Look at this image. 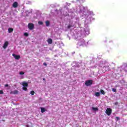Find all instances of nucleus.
I'll return each instance as SVG.
<instances>
[{"label":"nucleus","instance_id":"nucleus-18","mask_svg":"<svg viewBox=\"0 0 127 127\" xmlns=\"http://www.w3.org/2000/svg\"><path fill=\"white\" fill-rule=\"evenodd\" d=\"M71 27H73V26L70 25V24H69L68 26H67V28L68 29L71 28Z\"/></svg>","mask_w":127,"mask_h":127},{"label":"nucleus","instance_id":"nucleus-27","mask_svg":"<svg viewBox=\"0 0 127 127\" xmlns=\"http://www.w3.org/2000/svg\"><path fill=\"white\" fill-rule=\"evenodd\" d=\"M43 65H44V66H47V64H46V63H43Z\"/></svg>","mask_w":127,"mask_h":127},{"label":"nucleus","instance_id":"nucleus-8","mask_svg":"<svg viewBox=\"0 0 127 127\" xmlns=\"http://www.w3.org/2000/svg\"><path fill=\"white\" fill-rule=\"evenodd\" d=\"M17 5H18L17 2H14L12 4L13 7H17Z\"/></svg>","mask_w":127,"mask_h":127},{"label":"nucleus","instance_id":"nucleus-9","mask_svg":"<svg viewBox=\"0 0 127 127\" xmlns=\"http://www.w3.org/2000/svg\"><path fill=\"white\" fill-rule=\"evenodd\" d=\"M22 86H23V87H28V83L23 82H22Z\"/></svg>","mask_w":127,"mask_h":127},{"label":"nucleus","instance_id":"nucleus-24","mask_svg":"<svg viewBox=\"0 0 127 127\" xmlns=\"http://www.w3.org/2000/svg\"><path fill=\"white\" fill-rule=\"evenodd\" d=\"M112 91H113V92H117V89H116V88H113V89H112Z\"/></svg>","mask_w":127,"mask_h":127},{"label":"nucleus","instance_id":"nucleus-7","mask_svg":"<svg viewBox=\"0 0 127 127\" xmlns=\"http://www.w3.org/2000/svg\"><path fill=\"white\" fill-rule=\"evenodd\" d=\"M103 69L105 70V71H109L110 67L109 66V65L105 66L103 67Z\"/></svg>","mask_w":127,"mask_h":127},{"label":"nucleus","instance_id":"nucleus-16","mask_svg":"<svg viewBox=\"0 0 127 127\" xmlns=\"http://www.w3.org/2000/svg\"><path fill=\"white\" fill-rule=\"evenodd\" d=\"M92 110L93 111H99V109H98V108H95V107H92Z\"/></svg>","mask_w":127,"mask_h":127},{"label":"nucleus","instance_id":"nucleus-23","mask_svg":"<svg viewBox=\"0 0 127 127\" xmlns=\"http://www.w3.org/2000/svg\"><path fill=\"white\" fill-rule=\"evenodd\" d=\"M23 90H24V91H26V90H27V88H26V87L23 86Z\"/></svg>","mask_w":127,"mask_h":127},{"label":"nucleus","instance_id":"nucleus-26","mask_svg":"<svg viewBox=\"0 0 127 127\" xmlns=\"http://www.w3.org/2000/svg\"><path fill=\"white\" fill-rule=\"evenodd\" d=\"M114 105H115V106H117V105H119V102H116L114 103Z\"/></svg>","mask_w":127,"mask_h":127},{"label":"nucleus","instance_id":"nucleus-19","mask_svg":"<svg viewBox=\"0 0 127 127\" xmlns=\"http://www.w3.org/2000/svg\"><path fill=\"white\" fill-rule=\"evenodd\" d=\"M30 94H31V95H34V94H35V92H34V91L32 90V91L30 92Z\"/></svg>","mask_w":127,"mask_h":127},{"label":"nucleus","instance_id":"nucleus-21","mask_svg":"<svg viewBox=\"0 0 127 127\" xmlns=\"http://www.w3.org/2000/svg\"><path fill=\"white\" fill-rule=\"evenodd\" d=\"M116 122H118V121H120V117H116Z\"/></svg>","mask_w":127,"mask_h":127},{"label":"nucleus","instance_id":"nucleus-17","mask_svg":"<svg viewBox=\"0 0 127 127\" xmlns=\"http://www.w3.org/2000/svg\"><path fill=\"white\" fill-rule=\"evenodd\" d=\"M38 24H39L40 25H42V24H43V22L42 21H38Z\"/></svg>","mask_w":127,"mask_h":127},{"label":"nucleus","instance_id":"nucleus-12","mask_svg":"<svg viewBox=\"0 0 127 127\" xmlns=\"http://www.w3.org/2000/svg\"><path fill=\"white\" fill-rule=\"evenodd\" d=\"M46 110H45V108L41 107V113H42V114H43V113H44V112H46Z\"/></svg>","mask_w":127,"mask_h":127},{"label":"nucleus","instance_id":"nucleus-22","mask_svg":"<svg viewBox=\"0 0 127 127\" xmlns=\"http://www.w3.org/2000/svg\"><path fill=\"white\" fill-rule=\"evenodd\" d=\"M20 75H24V72L21 71L19 72Z\"/></svg>","mask_w":127,"mask_h":127},{"label":"nucleus","instance_id":"nucleus-2","mask_svg":"<svg viewBox=\"0 0 127 127\" xmlns=\"http://www.w3.org/2000/svg\"><path fill=\"white\" fill-rule=\"evenodd\" d=\"M93 84V80H88L85 81V86H91V85Z\"/></svg>","mask_w":127,"mask_h":127},{"label":"nucleus","instance_id":"nucleus-6","mask_svg":"<svg viewBox=\"0 0 127 127\" xmlns=\"http://www.w3.org/2000/svg\"><path fill=\"white\" fill-rule=\"evenodd\" d=\"M7 46H8V42L6 41V42H5V43L3 44V48L4 49H5V48H6V47H7Z\"/></svg>","mask_w":127,"mask_h":127},{"label":"nucleus","instance_id":"nucleus-3","mask_svg":"<svg viewBox=\"0 0 127 127\" xmlns=\"http://www.w3.org/2000/svg\"><path fill=\"white\" fill-rule=\"evenodd\" d=\"M106 113L108 116H110L112 114V109L111 108H107L106 111Z\"/></svg>","mask_w":127,"mask_h":127},{"label":"nucleus","instance_id":"nucleus-4","mask_svg":"<svg viewBox=\"0 0 127 127\" xmlns=\"http://www.w3.org/2000/svg\"><path fill=\"white\" fill-rule=\"evenodd\" d=\"M12 55L16 60H19L20 59V56L19 55H16L14 54H13Z\"/></svg>","mask_w":127,"mask_h":127},{"label":"nucleus","instance_id":"nucleus-20","mask_svg":"<svg viewBox=\"0 0 127 127\" xmlns=\"http://www.w3.org/2000/svg\"><path fill=\"white\" fill-rule=\"evenodd\" d=\"M24 36H25L26 37H27V36H28V33H24Z\"/></svg>","mask_w":127,"mask_h":127},{"label":"nucleus","instance_id":"nucleus-11","mask_svg":"<svg viewBox=\"0 0 127 127\" xmlns=\"http://www.w3.org/2000/svg\"><path fill=\"white\" fill-rule=\"evenodd\" d=\"M8 31L9 33H11V32H12V31H13V28H9L8 29Z\"/></svg>","mask_w":127,"mask_h":127},{"label":"nucleus","instance_id":"nucleus-1","mask_svg":"<svg viewBox=\"0 0 127 127\" xmlns=\"http://www.w3.org/2000/svg\"><path fill=\"white\" fill-rule=\"evenodd\" d=\"M28 27L30 30H32L34 28V24L32 23H29L28 25Z\"/></svg>","mask_w":127,"mask_h":127},{"label":"nucleus","instance_id":"nucleus-30","mask_svg":"<svg viewBox=\"0 0 127 127\" xmlns=\"http://www.w3.org/2000/svg\"><path fill=\"white\" fill-rule=\"evenodd\" d=\"M1 121H2V122H5V120H2Z\"/></svg>","mask_w":127,"mask_h":127},{"label":"nucleus","instance_id":"nucleus-10","mask_svg":"<svg viewBox=\"0 0 127 127\" xmlns=\"http://www.w3.org/2000/svg\"><path fill=\"white\" fill-rule=\"evenodd\" d=\"M47 42L49 44H52V39L50 38L48 39L47 40Z\"/></svg>","mask_w":127,"mask_h":127},{"label":"nucleus","instance_id":"nucleus-25","mask_svg":"<svg viewBox=\"0 0 127 127\" xmlns=\"http://www.w3.org/2000/svg\"><path fill=\"white\" fill-rule=\"evenodd\" d=\"M3 94V91L0 90V95H2Z\"/></svg>","mask_w":127,"mask_h":127},{"label":"nucleus","instance_id":"nucleus-5","mask_svg":"<svg viewBox=\"0 0 127 127\" xmlns=\"http://www.w3.org/2000/svg\"><path fill=\"white\" fill-rule=\"evenodd\" d=\"M10 94L12 95H17L18 94V91L15 90L13 91H10Z\"/></svg>","mask_w":127,"mask_h":127},{"label":"nucleus","instance_id":"nucleus-29","mask_svg":"<svg viewBox=\"0 0 127 127\" xmlns=\"http://www.w3.org/2000/svg\"><path fill=\"white\" fill-rule=\"evenodd\" d=\"M26 127H29V125H27L26 126Z\"/></svg>","mask_w":127,"mask_h":127},{"label":"nucleus","instance_id":"nucleus-31","mask_svg":"<svg viewBox=\"0 0 127 127\" xmlns=\"http://www.w3.org/2000/svg\"><path fill=\"white\" fill-rule=\"evenodd\" d=\"M43 81H45V78H44L43 79Z\"/></svg>","mask_w":127,"mask_h":127},{"label":"nucleus","instance_id":"nucleus-28","mask_svg":"<svg viewBox=\"0 0 127 127\" xmlns=\"http://www.w3.org/2000/svg\"><path fill=\"white\" fill-rule=\"evenodd\" d=\"M4 87L6 88V87H8V84H6L4 85Z\"/></svg>","mask_w":127,"mask_h":127},{"label":"nucleus","instance_id":"nucleus-13","mask_svg":"<svg viewBox=\"0 0 127 127\" xmlns=\"http://www.w3.org/2000/svg\"><path fill=\"white\" fill-rule=\"evenodd\" d=\"M50 25V22L49 20L46 21V26H49Z\"/></svg>","mask_w":127,"mask_h":127},{"label":"nucleus","instance_id":"nucleus-14","mask_svg":"<svg viewBox=\"0 0 127 127\" xmlns=\"http://www.w3.org/2000/svg\"><path fill=\"white\" fill-rule=\"evenodd\" d=\"M95 95L96 97H100L101 93L100 92H96Z\"/></svg>","mask_w":127,"mask_h":127},{"label":"nucleus","instance_id":"nucleus-15","mask_svg":"<svg viewBox=\"0 0 127 127\" xmlns=\"http://www.w3.org/2000/svg\"><path fill=\"white\" fill-rule=\"evenodd\" d=\"M100 92H101V93L102 95H105V94H106V92H105L104 91V90H103V89H101V90H100Z\"/></svg>","mask_w":127,"mask_h":127}]
</instances>
